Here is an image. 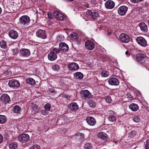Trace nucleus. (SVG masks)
Wrapping results in <instances>:
<instances>
[{
  "label": "nucleus",
  "mask_w": 149,
  "mask_h": 149,
  "mask_svg": "<svg viewBox=\"0 0 149 149\" xmlns=\"http://www.w3.org/2000/svg\"><path fill=\"white\" fill-rule=\"evenodd\" d=\"M136 60L141 63H147L148 61V59L145 55L143 54H139L136 56Z\"/></svg>",
  "instance_id": "1"
},
{
  "label": "nucleus",
  "mask_w": 149,
  "mask_h": 149,
  "mask_svg": "<svg viewBox=\"0 0 149 149\" xmlns=\"http://www.w3.org/2000/svg\"><path fill=\"white\" fill-rule=\"evenodd\" d=\"M20 24L23 25H28L30 21L29 17L27 15H23L19 19Z\"/></svg>",
  "instance_id": "2"
},
{
  "label": "nucleus",
  "mask_w": 149,
  "mask_h": 149,
  "mask_svg": "<svg viewBox=\"0 0 149 149\" xmlns=\"http://www.w3.org/2000/svg\"><path fill=\"white\" fill-rule=\"evenodd\" d=\"M80 92L81 95L82 99H86L92 97L91 93L87 90H83Z\"/></svg>",
  "instance_id": "3"
},
{
  "label": "nucleus",
  "mask_w": 149,
  "mask_h": 149,
  "mask_svg": "<svg viewBox=\"0 0 149 149\" xmlns=\"http://www.w3.org/2000/svg\"><path fill=\"white\" fill-rule=\"evenodd\" d=\"M128 10V8L126 6H120L118 9L117 12L118 14L121 16L125 15Z\"/></svg>",
  "instance_id": "4"
},
{
  "label": "nucleus",
  "mask_w": 149,
  "mask_h": 149,
  "mask_svg": "<svg viewBox=\"0 0 149 149\" xmlns=\"http://www.w3.org/2000/svg\"><path fill=\"white\" fill-rule=\"evenodd\" d=\"M8 85L11 88H16L19 86L20 84L18 81L16 80L12 79L9 81Z\"/></svg>",
  "instance_id": "5"
},
{
  "label": "nucleus",
  "mask_w": 149,
  "mask_h": 149,
  "mask_svg": "<svg viewBox=\"0 0 149 149\" xmlns=\"http://www.w3.org/2000/svg\"><path fill=\"white\" fill-rule=\"evenodd\" d=\"M136 40L139 45L142 47H145L147 45L146 41L142 37H138Z\"/></svg>",
  "instance_id": "6"
},
{
  "label": "nucleus",
  "mask_w": 149,
  "mask_h": 149,
  "mask_svg": "<svg viewBox=\"0 0 149 149\" xmlns=\"http://www.w3.org/2000/svg\"><path fill=\"white\" fill-rule=\"evenodd\" d=\"M119 38L121 41L124 43H127L130 40L129 36L125 33L121 34L119 36Z\"/></svg>",
  "instance_id": "7"
},
{
  "label": "nucleus",
  "mask_w": 149,
  "mask_h": 149,
  "mask_svg": "<svg viewBox=\"0 0 149 149\" xmlns=\"http://www.w3.org/2000/svg\"><path fill=\"white\" fill-rule=\"evenodd\" d=\"M29 139V135L27 134H23L19 136L18 139L20 142H26Z\"/></svg>",
  "instance_id": "8"
},
{
  "label": "nucleus",
  "mask_w": 149,
  "mask_h": 149,
  "mask_svg": "<svg viewBox=\"0 0 149 149\" xmlns=\"http://www.w3.org/2000/svg\"><path fill=\"white\" fill-rule=\"evenodd\" d=\"M59 49L61 52H66L68 49L69 47L65 43L61 42L59 44Z\"/></svg>",
  "instance_id": "9"
},
{
  "label": "nucleus",
  "mask_w": 149,
  "mask_h": 149,
  "mask_svg": "<svg viewBox=\"0 0 149 149\" xmlns=\"http://www.w3.org/2000/svg\"><path fill=\"white\" fill-rule=\"evenodd\" d=\"M53 14L57 19L60 20H63L64 15L58 11L56 10H54Z\"/></svg>",
  "instance_id": "10"
},
{
  "label": "nucleus",
  "mask_w": 149,
  "mask_h": 149,
  "mask_svg": "<svg viewBox=\"0 0 149 149\" xmlns=\"http://www.w3.org/2000/svg\"><path fill=\"white\" fill-rule=\"evenodd\" d=\"M1 100L3 103L6 104L10 101V99L8 95L4 94H3L1 97Z\"/></svg>",
  "instance_id": "11"
},
{
  "label": "nucleus",
  "mask_w": 149,
  "mask_h": 149,
  "mask_svg": "<svg viewBox=\"0 0 149 149\" xmlns=\"http://www.w3.org/2000/svg\"><path fill=\"white\" fill-rule=\"evenodd\" d=\"M36 35L37 37L42 39H45L46 37L45 31L41 29L38 30L36 31Z\"/></svg>",
  "instance_id": "12"
},
{
  "label": "nucleus",
  "mask_w": 149,
  "mask_h": 149,
  "mask_svg": "<svg viewBox=\"0 0 149 149\" xmlns=\"http://www.w3.org/2000/svg\"><path fill=\"white\" fill-rule=\"evenodd\" d=\"M105 7L108 9H112L115 6V3L111 0H108L105 3Z\"/></svg>",
  "instance_id": "13"
},
{
  "label": "nucleus",
  "mask_w": 149,
  "mask_h": 149,
  "mask_svg": "<svg viewBox=\"0 0 149 149\" xmlns=\"http://www.w3.org/2000/svg\"><path fill=\"white\" fill-rule=\"evenodd\" d=\"M21 55L24 57H28L30 54V52L29 49H21L20 51Z\"/></svg>",
  "instance_id": "14"
},
{
  "label": "nucleus",
  "mask_w": 149,
  "mask_h": 149,
  "mask_svg": "<svg viewBox=\"0 0 149 149\" xmlns=\"http://www.w3.org/2000/svg\"><path fill=\"white\" fill-rule=\"evenodd\" d=\"M109 84L111 85L117 86L119 83L118 80L116 78H112L109 79L108 80Z\"/></svg>",
  "instance_id": "15"
},
{
  "label": "nucleus",
  "mask_w": 149,
  "mask_h": 149,
  "mask_svg": "<svg viewBox=\"0 0 149 149\" xmlns=\"http://www.w3.org/2000/svg\"><path fill=\"white\" fill-rule=\"evenodd\" d=\"M85 46L86 49L90 50L93 49L94 48V45L93 43L89 40L86 42Z\"/></svg>",
  "instance_id": "16"
},
{
  "label": "nucleus",
  "mask_w": 149,
  "mask_h": 149,
  "mask_svg": "<svg viewBox=\"0 0 149 149\" xmlns=\"http://www.w3.org/2000/svg\"><path fill=\"white\" fill-rule=\"evenodd\" d=\"M86 121L88 124L91 126H93L96 123L95 120L92 117H87L86 118Z\"/></svg>",
  "instance_id": "17"
},
{
  "label": "nucleus",
  "mask_w": 149,
  "mask_h": 149,
  "mask_svg": "<svg viewBox=\"0 0 149 149\" xmlns=\"http://www.w3.org/2000/svg\"><path fill=\"white\" fill-rule=\"evenodd\" d=\"M68 68L70 70H76L79 68L78 65L75 63H72L69 64L68 66Z\"/></svg>",
  "instance_id": "18"
},
{
  "label": "nucleus",
  "mask_w": 149,
  "mask_h": 149,
  "mask_svg": "<svg viewBox=\"0 0 149 149\" xmlns=\"http://www.w3.org/2000/svg\"><path fill=\"white\" fill-rule=\"evenodd\" d=\"M8 35L10 37L13 39H16L18 36L17 33L15 31L13 30L9 31Z\"/></svg>",
  "instance_id": "19"
},
{
  "label": "nucleus",
  "mask_w": 149,
  "mask_h": 149,
  "mask_svg": "<svg viewBox=\"0 0 149 149\" xmlns=\"http://www.w3.org/2000/svg\"><path fill=\"white\" fill-rule=\"evenodd\" d=\"M141 30L144 32H147L148 30L147 25L144 22L140 23L139 24Z\"/></svg>",
  "instance_id": "20"
},
{
  "label": "nucleus",
  "mask_w": 149,
  "mask_h": 149,
  "mask_svg": "<svg viewBox=\"0 0 149 149\" xmlns=\"http://www.w3.org/2000/svg\"><path fill=\"white\" fill-rule=\"evenodd\" d=\"M48 57L49 60L51 61H53L56 58L57 56L56 54L52 52L49 54Z\"/></svg>",
  "instance_id": "21"
},
{
  "label": "nucleus",
  "mask_w": 149,
  "mask_h": 149,
  "mask_svg": "<svg viewBox=\"0 0 149 149\" xmlns=\"http://www.w3.org/2000/svg\"><path fill=\"white\" fill-rule=\"evenodd\" d=\"M129 108L133 111H137L139 109V107L137 104L132 103L129 106Z\"/></svg>",
  "instance_id": "22"
},
{
  "label": "nucleus",
  "mask_w": 149,
  "mask_h": 149,
  "mask_svg": "<svg viewBox=\"0 0 149 149\" xmlns=\"http://www.w3.org/2000/svg\"><path fill=\"white\" fill-rule=\"evenodd\" d=\"M70 108L72 111L77 110L79 107L76 102H73L70 104Z\"/></svg>",
  "instance_id": "23"
},
{
  "label": "nucleus",
  "mask_w": 149,
  "mask_h": 149,
  "mask_svg": "<svg viewBox=\"0 0 149 149\" xmlns=\"http://www.w3.org/2000/svg\"><path fill=\"white\" fill-rule=\"evenodd\" d=\"M26 83L31 85H34L36 84V82L35 80L31 78H28L26 80Z\"/></svg>",
  "instance_id": "24"
},
{
  "label": "nucleus",
  "mask_w": 149,
  "mask_h": 149,
  "mask_svg": "<svg viewBox=\"0 0 149 149\" xmlns=\"http://www.w3.org/2000/svg\"><path fill=\"white\" fill-rule=\"evenodd\" d=\"M74 75L76 79H81L83 77V75L82 73L79 72H75Z\"/></svg>",
  "instance_id": "25"
},
{
  "label": "nucleus",
  "mask_w": 149,
  "mask_h": 149,
  "mask_svg": "<svg viewBox=\"0 0 149 149\" xmlns=\"http://www.w3.org/2000/svg\"><path fill=\"white\" fill-rule=\"evenodd\" d=\"M10 149H16L18 147L17 143L16 142L10 143L9 145Z\"/></svg>",
  "instance_id": "26"
},
{
  "label": "nucleus",
  "mask_w": 149,
  "mask_h": 149,
  "mask_svg": "<svg viewBox=\"0 0 149 149\" xmlns=\"http://www.w3.org/2000/svg\"><path fill=\"white\" fill-rule=\"evenodd\" d=\"M92 17L94 20L98 19L100 18V15L96 11H94Z\"/></svg>",
  "instance_id": "27"
},
{
  "label": "nucleus",
  "mask_w": 149,
  "mask_h": 149,
  "mask_svg": "<svg viewBox=\"0 0 149 149\" xmlns=\"http://www.w3.org/2000/svg\"><path fill=\"white\" fill-rule=\"evenodd\" d=\"M7 118L6 116L4 115H0V123L3 124L6 121Z\"/></svg>",
  "instance_id": "28"
},
{
  "label": "nucleus",
  "mask_w": 149,
  "mask_h": 149,
  "mask_svg": "<svg viewBox=\"0 0 149 149\" xmlns=\"http://www.w3.org/2000/svg\"><path fill=\"white\" fill-rule=\"evenodd\" d=\"M21 108L19 106L15 105L14 106L13 110L14 112L17 113H19L21 111Z\"/></svg>",
  "instance_id": "29"
},
{
  "label": "nucleus",
  "mask_w": 149,
  "mask_h": 149,
  "mask_svg": "<svg viewBox=\"0 0 149 149\" xmlns=\"http://www.w3.org/2000/svg\"><path fill=\"white\" fill-rule=\"evenodd\" d=\"M71 37L73 40H77L78 38L79 35L77 33L73 32L71 34Z\"/></svg>",
  "instance_id": "30"
},
{
  "label": "nucleus",
  "mask_w": 149,
  "mask_h": 149,
  "mask_svg": "<svg viewBox=\"0 0 149 149\" xmlns=\"http://www.w3.org/2000/svg\"><path fill=\"white\" fill-rule=\"evenodd\" d=\"M92 146V145L90 143L87 142L84 145V147L85 149H90Z\"/></svg>",
  "instance_id": "31"
},
{
  "label": "nucleus",
  "mask_w": 149,
  "mask_h": 149,
  "mask_svg": "<svg viewBox=\"0 0 149 149\" xmlns=\"http://www.w3.org/2000/svg\"><path fill=\"white\" fill-rule=\"evenodd\" d=\"M0 46L2 48H6L7 47L6 42L3 40H1L0 41Z\"/></svg>",
  "instance_id": "32"
},
{
  "label": "nucleus",
  "mask_w": 149,
  "mask_h": 149,
  "mask_svg": "<svg viewBox=\"0 0 149 149\" xmlns=\"http://www.w3.org/2000/svg\"><path fill=\"white\" fill-rule=\"evenodd\" d=\"M108 119L110 122H113L116 120V118L114 116L110 115L109 116Z\"/></svg>",
  "instance_id": "33"
},
{
  "label": "nucleus",
  "mask_w": 149,
  "mask_h": 149,
  "mask_svg": "<svg viewBox=\"0 0 149 149\" xmlns=\"http://www.w3.org/2000/svg\"><path fill=\"white\" fill-rule=\"evenodd\" d=\"M101 75L103 77H108L109 74L108 71L104 70L101 72Z\"/></svg>",
  "instance_id": "34"
},
{
  "label": "nucleus",
  "mask_w": 149,
  "mask_h": 149,
  "mask_svg": "<svg viewBox=\"0 0 149 149\" xmlns=\"http://www.w3.org/2000/svg\"><path fill=\"white\" fill-rule=\"evenodd\" d=\"M52 68L54 70L58 71L59 70L60 67L58 65L55 64L52 65Z\"/></svg>",
  "instance_id": "35"
},
{
  "label": "nucleus",
  "mask_w": 149,
  "mask_h": 149,
  "mask_svg": "<svg viewBox=\"0 0 149 149\" xmlns=\"http://www.w3.org/2000/svg\"><path fill=\"white\" fill-rule=\"evenodd\" d=\"M38 106L36 104H33V105L32 109L34 111H33L34 113H36L38 111Z\"/></svg>",
  "instance_id": "36"
},
{
  "label": "nucleus",
  "mask_w": 149,
  "mask_h": 149,
  "mask_svg": "<svg viewBox=\"0 0 149 149\" xmlns=\"http://www.w3.org/2000/svg\"><path fill=\"white\" fill-rule=\"evenodd\" d=\"M88 104L90 107H93L96 105V103L93 100H90L89 101Z\"/></svg>",
  "instance_id": "37"
},
{
  "label": "nucleus",
  "mask_w": 149,
  "mask_h": 149,
  "mask_svg": "<svg viewBox=\"0 0 149 149\" xmlns=\"http://www.w3.org/2000/svg\"><path fill=\"white\" fill-rule=\"evenodd\" d=\"M45 110L48 112L50 111L51 109V105L47 103L45 106Z\"/></svg>",
  "instance_id": "38"
},
{
  "label": "nucleus",
  "mask_w": 149,
  "mask_h": 149,
  "mask_svg": "<svg viewBox=\"0 0 149 149\" xmlns=\"http://www.w3.org/2000/svg\"><path fill=\"white\" fill-rule=\"evenodd\" d=\"M98 137L104 140L106 139V137L104 135L103 133H100L98 134Z\"/></svg>",
  "instance_id": "39"
},
{
  "label": "nucleus",
  "mask_w": 149,
  "mask_h": 149,
  "mask_svg": "<svg viewBox=\"0 0 149 149\" xmlns=\"http://www.w3.org/2000/svg\"><path fill=\"white\" fill-rule=\"evenodd\" d=\"M77 136L80 137V139L81 140H84V135L81 133H79L77 134Z\"/></svg>",
  "instance_id": "40"
},
{
  "label": "nucleus",
  "mask_w": 149,
  "mask_h": 149,
  "mask_svg": "<svg viewBox=\"0 0 149 149\" xmlns=\"http://www.w3.org/2000/svg\"><path fill=\"white\" fill-rule=\"evenodd\" d=\"M140 120V118L139 116H135L134 117L133 121L137 123L139 122Z\"/></svg>",
  "instance_id": "41"
},
{
  "label": "nucleus",
  "mask_w": 149,
  "mask_h": 149,
  "mask_svg": "<svg viewBox=\"0 0 149 149\" xmlns=\"http://www.w3.org/2000/svg\"><path fill=\"white\" fill-rule=\"evenodd\" d=\"M105 100L107 102L109 103H111L112 101L111 97L109 96L107 97L105 99Z\"/></svg>",
  "instance_id": "42"
},
{
  "label": "nucleus",
  "mask_w": 149,
  "mask_h": 149,
  "mask_svg": "<svg viewBox=\"0 0 149 149\" xmlns=\"http://www.w3.org/2000/svg\"><path fill=\"white\" fill-rule=\"evenodd\" d=\"M130 135L131 138H133L136 135V132L135 131H132L130 132Z\"/></svg>",
  "instance_id": "43"
},
{
  "label": "nucleus",
  "mask_w": 149,
  "mask_h": 149,
  "mask_svg": "<svg viewBox=\"0 0 149 149\" xmlns=\"http://www.w3.org/2000/svg\"><path fill=\"white\" fill-rule=\"evenodd\" d=\"M60 51L59 49H58L56 48H54L53 49L52 52L56 54V55L57 54L59 53Z\"/></svg>",
  "instance_id": "44"
},
{
  "label": "nucleus",
  "mask_w": 149,
  "mask_h": 149,
  "mask_svg": "<svg viewBox=\"0 0 149 149\" xmlns=\"http://www.w3.org/2000/svg\"><path fill=\"white\" fill-rule=\"evenodd\" d=\"M93 11L92 12L91 10H88L86 12V13L87 15L91 17L93 14Z\"/></svg>",
  "instance_id": "45"
},
{
  "label": "nucleus",
  "mask_w": 149,
  "mask_h": 149,
  "mask_svg": "<svg viewBox=\"0 0 149 149\" xmlns=\"http://www.w3.org/2000/svg\"><path fill=\"white\" fill-rule=\"evenodd\" d=\"M30 149H40V147L37 145H35L32 146Z\"/></svg>",
  "instance_id": "46"
},
{
  "label": "nucleus",
  "mask_w": 149,
  "mask_h": 149,
  "mask_svg": "<svg viewBox=\"0 0 149 149\" xmlns=\"http://www.w3.org/2000/svg\"><path fill=\"white\" fill-rule=\"evenodd\" d=\"M47 15L48 16V17L49 19L52 18L54 16L53 14L52 15V13L49 12L48 13Z\"/></svg>",
  "instance_id": "47"
},
{
  "label": "nucleus",
  "mask_w": 149,
  "mask_h": 149,
  "mask_svg": "<svg viewBox=\"0 0 149 149\" xmlns=\"http://www.w3.org/2000/svg\"><path fill=\"white\" fill-rule=\"evenodd\" d=\"M49 93H56L54 89L53 88H50L49 90Z\"/></svg>",
  "instance_id": "48"
},
{
  "label": "nucleus",
  "mask_w": 149,
  "mask_h": 149,
  "mask_svg": "<svg viewBox=\"0 0 149 149\" xmlns=\"http://www.w3.org/2000/svg\"><path fill=\"white\" fill-rule=\"evenodd\" d=\"M146 149H149V139H148L145 145Z\"/></svg>",
  "instance_id": "49"
},
{
  "label": "nucleus",
  "mask_w": 149,
  "mask_h": 149,
  "mask_svg": "<svg viewBox=\"0 0 149 149\" xmlns=\"http://www.w3.org/2000/svg\"><path fill=\"white\" fill-rule=\"evenodd\" d=\"M48 112L45 110L44 111L43 110L41 111L42 114L44 115H47L48 114Z\"/></svg>",
  "instance_id": "50"
},
{
  "label": "nucleus",
  "mask_w": 149,
  "mask_h": 149,
  "mask_svg": "<svg viewBox=\"0 0 149 149\" xmlns=\"http://www.w3.org/2000/svg\"><path fill=\"white\" fill-rule=\"evenodd\" d=\"M130 1L133 3H136L139 2V0H130Z\"/></svg>",
  "instance_id": "51"
},
{
  "label": "nucleus",
  "mask_w": 149,
  "mask_h": 149,
  "mask_svg": "<svg viewBox=\"0 0 149 149\" xmlns=\"http://www.w3.org/2000/svg\"><path fill=\"white\" fill-rule=\"evenodd\" d=\"M3 141V138L2 136L0 134V143H1Z\"/></svg>",
  "instance_id": "52"
},
{
  "label": "nucleus",
  "mask_w": 149,
  "mask_h": 149,
  "mask_svg": "<svg viewBox=\"0 0 149 149\" xmlns=\"http://www.w3.org/2000/svg\"><path fill=\"white\" fill-rule=\"evenodd\" d=\"M18 49H15L14 50V53H15V54H16L17 52H18V51L17 50Z\"/></svg>",
  "instance_id": "53"
},
{
  "label": "nucleus",
  "mask_w": 149,
  "mask_h": 149,
  "mask_svg": "<svg viewBox=\"0 0 149 149\" xmlns=\"http://www.w3.org/2000/svg\"><path fill=\"white\" fill-rule=\"evenodd\" d=\"M125 54L126 55H130V54L129 53V52L128 51H127L125 52Z\"/></svg>",
  "instance_id": "54"
},
{
  "label": "nucleus",
  "mask_w": 149,
  "mask_h": 149,
  "mask_svg": "<svg viewBox=\"0 0 149 149\" xmlns=\"http://www.w3.org/2000/svg\"><path fill=\"white\" fill-rule=\"evenodd\" d=\"M84 6L86 8H89V5L88 4H86L84 5Z\"/></svg>",
  "instance_id": "55"
},
{
  "label": "nucleus",
  "mask_w": 149,
  "mask_h": 149,
  "mask_svg": "<svg viewBox=\"0 0 149 149\" xmlns=\"http://www.w3.org/2000/svg\"><path fill=\"white\" fill-rule=\"evenodd\" d=\"M111 32H109L107 34V36H110L111 35Z\"/></svg>",
  "instance_id": "56"
},
{
  "label": "nucleus",
  "mask_w": 149,
  "mask_h": 149,
  "mask_svg": "<svg viewBox=\"0 0 149 149\" xmlns=\"http://www.w3.org/2000/svg\"><path fill=\"white\" fill-rule=\"evenodd\" d=\"M66 1L68 2H70L73 1L74 0H66Z\"/></svg>",
  "instance_id": "57"
},
{
  "label": "nucleus",
  "mask_w": 149,
  "mask_h": 149,
  "mask_svg": "<svg viewBox=\"0 0 149 149\" xmlns=\"http://www.w3.org/2000/svg\"><path fill=\"white\" fill-rule=\"evenodd\" d=\"M144 0H139V2H141L143 1Z\"/></svg>",
  "instance_id": "58"
},
{
  "label": "nucleus",
  "mask_w": 149,
  "mask_h": 149,
  "mask_svg": "<svg viewBox=\"0 0 149 149\" xmlns=\"http://www.w3.org/2000/svg\"><path fill=\"white\" fill-rule=\"evenodd\" d=\"M1 8L0 7V14L1 13Z\"/></svg>",
  "instance_id": "59"
}]
</instances>
